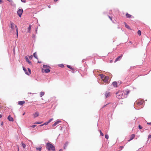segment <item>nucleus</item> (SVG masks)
<instances>
[{
    "label": "nucleus",
    "mask_w": 151,
    "mask_h": 151,
    "mask_svg": "<svg viewBox=\"0 0 151 151\" xmlns=\"http://www.w3.org/2000/svg\"><path fill=\"white\" fill-rule=\"evenodd\" d=\"M116 97L118 99H123L126 97L125 93L124 91H119L116 93Z\"/></svg>",
    "instance_id": "f257e3e1"
},
{
    "label": "nucleus",
    "mask_w": 151,
    "mask_h": 151,
    "mask_svg": "<svg viewBox=\"0 0 151 151\" xmlns=\"http://www.w3.org/2000/svg\"><path fill=\"white\" fill-rule=\"evenodd\" d=\"M46 148L48 149V150L50 151L52 150L53 151H55V146L52 144L48 142L46 143Z\"/></svg>",
    "instance_id": "f03ea898"
},
{
    "label": "nucleus",
    "mask_w": 151,
    "mask_h": 151,
    "mask_svg": "<svg viewBox=\"0 0 151 151\" xmlns=\"http://www.w3.org/2000/svg\"><path fill=\"white\" fill-rule=\"evenodd\" d=\"M27 67H22L25 73L27 75H29L31 73V70L30 69L26 68Z\"/></svg>",
    "instance_id": "7ed1b4c3"
},
{
    "label": "nucleus",
    "mask_w": 151,
    "mask_h": 151,
    "mask_svg": "<svg viewBox=\"0 0 151 151\" xmlns=\"http://www.w3.org/2000/svg\"><path fill=\"white\" fill-rule=\"evenodd\" d=\"M43 68H42V71L43 73H48L50 72V68H47L46 67H43Z\"/></svg>",
    "instance_id": "20e7f679"
},
{
    "label": "nucleus",
    "mask_w": 151,
    "mask_h": 151,
    "mask_svg": "<svg viewBox=\"0 0 151 151\" xmlns=\"http://www.w3.org/2000/svg\"><path fill=\"white\" fill-rule=\"evenodd\" d=\"M145 103L144 100H139L137 101L134 103V104H137L138 106H140L142 105L143 103Z\"/></svg>",
    "instance_id": "39448f33"
},
{
    "label": "nucleus",
    "mask_w": 151,
    "mask_h": 151,
    "mask_svg": "<svg viewBox=\"0 0 151 151\" xmlns=\"http://www.w3.org/2000/svg\"><path fill=\"white\" fill-rule=\"evenodd\" d=\"M68 68H69L70 71H71L73 73L77 71V69L75 68V67H67Z\"/></svg>",
    "instance_id": "423d86ee"
},
{
    "label": "nucleus",
    "mask_w": 151,
    "mask_h": 151,
    "mask_svg": "<svg viewBox=\"0 0 151 151\" xmlns=\"http://www.w3.org/2000/svg\"><path fill=\"white\" fill-rule=\"evenodd\" d=\"M23 12V9H19L17 11V14L19 17H21Z\"/></svg>",
    "instance_id": "0eeeda50"
},
{
    "label": "nucleus",
    "mask_w": 151,
    "mask_h": 151,
    "mask_svg": "<svg viewBox=\"0 0 151 151\" xmlns=\"http://www.w3.org/2000/svg\"><path fill=\"white\" fill-rule=\"evenodd\" d=\"M109 78L108 76H105V77L103 79V81L106 83H109V81H108Z\"/></svg>",
    "instance_id": "6e6552de"
},
{
    "label": "nucleus",
    "mask_w": 151,
    "mask_h": 151,
    "mask_svg": "<svg viewBox=\"0 0 151 151\" xmlns=\"http://www.w3.org/2000/svg\"><path fill=\"white\" fill-rule=\"evenodd\" d=\"M10 26H9L10 27H11L12 29L13 30H14V24L12 22H10Z\"/></svg>",
    "instance_id": "1a4fd4ad"
},
{
    "label": "nucleus",
    "mask_w": 151,
    "mask_h": 151,
    "mask_svg": "<svg viewBox=\"0 0 151 151\" xmlns=\"http://www.w3.org/2000/svg\"><path fill=\"white\" fill-rule=\"evenodd\" d=\"M110 96V93L109 92L106 91L105 93V98H107Z\"/></svg>",
    "instance_id": "9d476101"
},
{
    "label": "nucleus",
    "mask_w": 151,
    "mask_h": 151,
    "mask_svg": "<svg viewBox=\"0 0 151 151\" xmlns=\"http://www.w3.org/2000/svg\"><path fill=\"white\" fill-rule=\"evenodd\" d=\"M25 58L27 62L28 63H29L30 65H31L32 63L29 60L28 57L27 56H25Z\"/></svg>",
    "instance_id": "9b49d317"
},
{
    "label": "nucleus",
    "mask_w": 151,
    "mask_h": 151,
    "mask_svg": "<svg viewBox=\"0 0 151 151\" xmlns=\"http://www.w3.org/2000/svg\"><path fill=\"white\" fill-rule=\"evenodd\" d=\"M126 17L127 18H134V17L133 16L131 15H130L127 13L126 14Z\"/></svg>",
    "instance_id": "f8f14e48"
},
{
    "label": "nucleus",
    "mask_w": 151,
    "mask_h": 151,
    "mask_svg": "<svg viewBox=\"0 0 151 151\" xmlns=\"http://www.w3.org/2000/svg\"><path fill=\"white\" fill-rule=\"evenodd\" d=\"M122 55H121L119 56L118 57H117L115 59V60L114 61V62H116L120 60H121V58H122Z\"/></svg>",
    "instance_id": "ddd939ff"
},
{
    "label": "nucleus",
    "mask_w": 151,
    "mask_h": 151,
    "mask_svg": "<svg viewBox=\"0 0 151 151\" xmlns=\"http://www.w3.org/2000/svg\"><path fill=\"white\" fill-rule=\"evenodd\" d=\"M33 115L34 116V117L35 118L37 116H38L39 115V113L38 111H36L35 113H34Z\"/></svg>",
    "instance_id": "4468645a"
},
{
    "label": "nucleus",
    "mask_w": 151,
    "mask_h": 151,
    "mask_svg": "<svg viewBox=\"0 0 151 151\" xmlns=\"http://www.w3.org/2000/svg\"><path fill=\"white\" fill-rule=\"evenodd\" d=\"M8 119L9 121L13 122L14 121L13 118L10 115H9L7 118Z\"/></svg>",
    "instance_id": "2eb2a0df"
},
{
    "label": "nucleus",
    "mask_w": 151,
    "mask_h": 151,
    "mask_svg": "<svg viewBox=\"0 0 151 151\" xmlns=\"http://www.w3.org/2000/svg\"><path fill=\"white\" fill-rule=\"evenodd\" d=\"M61 122V121L60 120H58L56 122H55L52 125V126L54 127L55 126L58 124L59 123Z\"/></svg>",
    "instance_id": "dca6fc26"
},
{
    "label": "nucleus",
    "mask_w": 151,
    "mask_h": 151,
    "mask_svg": "<svg viewBox=\"0 0 151 151\" xmlns=\"http://www.w3.org/2000/svg\"><path fill=\"white\" fill-rule=\"evenodd\" d=\"M18 104L20 105H22L25 103V101H19L18 102Z\"/></svg>",
    "instance_id": "f3484780"
},
{
    "label": "nucleus",
    "mask_w": 151,
    "mask_h": 151,
    "mask_svg": "<svg viewBox=\"0 0 151 151\" xmlns=\"http://www.w3.org/2000/svg\"><path fill=\"white\" fill-rule=\"evenodd\" d=\"M117 83L116 81H114L112 83V85L113 86L115 87H117Z\"/></svg>",
    "instance_id": "a211bd4d"
},
{
    "label": "nucleus",
    "mask_w": 151,
    "mask_h": 151,
    "mask_svg": "<svg viewBox=\"0 0 151 151\" xmlns=\"http://www.w3.org/2000/svg\"><path fill=\"white\" fill-rule=\"evenodd\" d=\"M135 135L134 134H132L131 135V136L130 137V139L128 140L129 141H131V140H132V139H133L134 137H135Z\"/></svg>",
    "instance_id": "6ab92c4d"
},
{
    "label": "nucleus",
    "mask_w": 151,
    "mask_h": 151,
    "mask_svg": "<svg viewBox=\"0 0 151 151\" xmlns=\"http://www.w3.org/2000/svg\"><path fill=\"white\" fill-rule=\"evenodd\" d=\"M32 27V25L31 24H29V27L28 28V32L30 33L31 32V29Z\"/></svg>",
    "instance_id": "aec40b11"
},
{
    "label": "nucleus",
    "mask_w": 151,
    "mask_h": 151,
    "mask_svg": "<svg viewBox=\"0 0 151 151\" xmlns=\"http://www.w3.org/2000/svg\"><path fill=\"white\" fill-rule=\"evenodd\" d=\"M36 150L38 151H41L42 149V147H37L36 148Z\"/></svg>",
    "instance_id": "412c9836"
},
{
    "label": "nucleus",
    "mask_w": 151,
    "mask_h": 151,
    "mask_svg": "<svg viewBox=\"0 0 151 151\" xmlns=\"http://www.w3.org/2000/svg\"><path fill=\"white\" fill-rule=\"evenodd\" d=\"M68 144V142H67L65 143L64 145V146L63 148L64 149H65L67 146Z\"/></svg>",
    "instance_id": "4be33fe9"
},
{
    "label": "nucleus",
    "mask_w": 151,
    "mask_h": 151,
    "mask_svg": "<svg viewBox=\"0 0 151 151\" xmlns=\"http://www.w3.org/2000/svg\"><path fill=\"white\" fill-rule=\"evenodd\" d=\"M100 76L101 77V78L102 79V80H103L104 78L105 77V76L103 75V74H101L100 75Z\"/></svg>",
    "instance_id": "5701e85b"
},
{
    "label": "nucleus",
    "mask_w": 151,
    "mask_h": 151,
    "mask_svg": "<svg viewBox=\"0 0 151 151\" xmlns=\"http://www.w3.org/2000/svg\"><path fill=\"white\" fill-rule=\"evenodd\" d=\"M16 29V30L17 32V37H18V28L16 25L15 26Z\"/></svg>",
    "instance_id": "b1692460"
},
{
    "label": "nucleus",
    "mask_w": 151,
    "mask_h": 151,
    "mask_svg": "<svg viewBox=\"0 0 151 151\" xmlns=\"http://www.w3.org/2000/svg\"><path fill=\"white\" fill-rule=\"evenodd\" d=\"M33 56L35 58H36V59H37L38 58H37V54H36V52H35V53H34L33 54Z\"/></svg>",
    "instance_id": "393cba45"
},
{
    "label": "nucleus",
    "mask_w": 151,
    "mask_h": 151,
    "mask_svg": "<svg viewBox=\"0 0 151 151\" xmlns=\"http://www.w3.org/2000/svg\"><path fill=\"white\" fill-rule=\"evenodd\" d=\"M45 94V93L44 92H41L40 93V95L41 97L44 96Z\"/></svg>",
    "instance_id": "a878e982"
},
{
    "label": "nucleus",
    "mask_w": 151,
    "mask_h": 151,
    "mask_svg": "<svg viewBox=\"0 0 151 151\" xmlns=\"http://www.w3.org/2000/svg\"><path fill=\"white\" fill-rule=\"evenodd\" d=\"M124 25L125 27L127 29H129L130 28L129 26L125 22L124 23Z\"/></svg>",
    "instance_id": "bb28decb"
},
{
    "label": "nucleus",
    "mask_w": 151,
    "mask_h": 151,
    "mask_svg": "<svg viewBox=\"0 0 151 151\" xmlns=\"http://www.w3.org/2000/svg\"><path fill=\"white\" fill-rule=\"evenodd\" d=\"M137 34H138V35H140L141 34V31L140 30H139L138 31H137Z\"/></svg>",
    "instance_id": "cd10ccee"
},
{
    "label": "nucleus",
    "mask_w": 151,
    "mask_h": 151,
    "mask_svg": "<svg viewBox=\"0 0 151 151\" xmlns=\"http://www.w3.org/2000/svg\"><path fill=\"white\" fill-rule=\"evenodd\" d=\"M22 144L23 148H24L26 147V145L25 144L23 143V142L22 143Z\"/></svg>",
    "instance_id": "c85d7f7f"
},
{
    "label": "nucleus",
    "mask_w": 151,
    "mask_h": 151,
    "mask_svg": "<svg viewBox=\"0 0 151 151\" xmlns=\"http://www.w3.org/2000/svg\"><path fill=\"white\" fill-rule=\"evenodd\" d=\"M129 91H126V93H125L126 97H127L126 96L129 93Z\"/></svg>",
    "instance_id": "c756f323"
},
{
    "label": "nucleus",
    "mask_w": 151,
    "mask_h": 151,
    "mask_svg": "<svg viewBox=\"0 0 151 151\" xmlns=\"http://www.w3.org/2000/svg\"><path fill=\"white\" fill-rule=\"evenodd\" d=\"M105 138L107 139H108L109 137V136L107 134H106L105 136Z\"/></svg>",
    "instance_id": "7c9ffc66"
},
{
    "label": "nucleus",
    "mask_w": 151,
    "mask_h": 151,
    "mask_svg": "<svg viewBox=\"0 0 151 151\" xmlns=\"http://www.w3.org/2000/svg\"><path fill=\"white\" fill-rule=\"evenodd\" d=\"M63 127V126H62V125H60V126L59 127V129L60 130H62Z\"/></svg>",
    "instance_id": "2f4dec72"
},
{
    "label": "nucleus",
    "mask_w": 151,
    "mask_h": 151,
    "mask_svg": "<svg viewBox=\"0 0 151 151\" xmlns=\"http://www.w3.org/2000/svg\"><path fill=\"white\" fill-rule=\"evenodd\" d=\"M99 131L100 132V135L101 136H103L104 135V134L102 133L101 130H99Z\"/></svg>",
    "instance_id": "473e14b6"
},
{
    "label": "nucleus",
    "mask_w": 151,
    "mask_h": 151,
    "mask_svg": "<svg viewBox=\"0 0 151 151\" xmlns=\"http://www.w3.org/2000/svg\"><path fill=\"white\" fill-rule=\"evenodd\" d=\"M124 148V147L123 146H120L119 147V149H120V150H122Z\"/></svg>",
    "instance_id": "72a5a7b5"
},
{
    "label": "nucleus",
    "mask_w": 151,
    "mask_h": 151,
    "mask_svg": "<svg viewBox=\"0 0 151 151\" xmlns=\"http://www.w3.org/2000/svg\"><path fill=\"white\" fill-rule=\"evenodd\" d=\"M53 120V118H51V119H50L48 121V122H49V123H50V122H51L52 120Z\"/></svg>",
    "instance_id": "f704fd0d"
},
{
    "label": "nucleus",
    "mask_w": 151,
    "mask_h": 151,
    "mask_svg": "<svg viewBox=\"0 0 151 151\" xmlns=\"http://www.w3.org/2000/svg\"><path fill=\"white\" fill-rule=\"evenodd\" d=\"M48 123H49V122H45L43 124L44 125H47L48 124Z\"/></svg>",
    "instance_id": "c9c22d12"
},
{
    "label": "nucleus",
    "mask_w": 151,
    "mask_h": 151,
    "mask_svg": "<svg viewBox=\"0 0 151 151\" xmlns=\"http://www.w3.org/2000/svg\"><path fill=\"white\" fill-rule=\"evenodd\" d=\"M139 128L140 129H142V127L140 125H139L138 126Z\"/></svg>",
    "instance_id": "e433bc0d"
},
{
    "label": "nucleus",
    "mask_w": 151,
    "mask_h": 151,
    "mask_svg": "<svg viewBox=\"0 0 151 151\" xmlns=\"http://www.w3.org/2000/svg\"><path fill=\"white\" fill-rule=\"evenodd\" d=\"M33 56L32 55H31L29 57V58L30 60H31Z\"/></svg>",
    "instance_id": "4c0bfd02"
},
{
    "label": "nucleus",
    "mask_w": 151,
    "mask_h": 151,
    "mask_svg": "<svg viewBox=\"0 0 151 151\" xmlns=\"http://www.w3.org/2000/svg\"><path fill=\"white\" fill-rule=\"evenodd\" d=\"M36 126V125H32L31 127L34 128Z\"/></svg>",
    "instance_id": "58836bf2"
},
{
    "label": "nucleus",
    "mask_w": 151,
    "mask_h": 151,
    "mask_svg": "<svg viewBox=\"0 0 151 151\" xmlns=\"http://www.w3.org/2000/svg\"><path fill=\"white\" fill-rule=\"evenodd\" d=\"M42 123V122H37L36 123V124H41Z\"/></svg>",
    "instance_id": "ea45409f"
},
{
    "label": "nucleus",
    "mask_w": 151,
    "mask_h": 151,
    "mask_svg": "<svg viewBox=\"0 0 151 151\" xmlns=\"http://www.w3.org/2000/svg\"><path fill=\"white\" fill-rule=\"evenodd\" d=\"M22 2L25 3L26 2V0H21Z\"/></svg>",
    "instance_id": "a19ab883"
},
{
    "label": "nucleus",
    "mask_w": 151,
    "mask_h": 151,
    "mask_svg": "<svg viewBox=\"0 0 151 151\" xmlns=\"http://www.w3.org/2000/svg\"><path fill=\"white\" fill-rule=\"evenodd\" d=\"M58 66H64L63 64H59L58 65Z\"/></svg>",
    "instance_id": "79ce46f5"
},
{
    "label": "nucleus",
    "mask_w": 151,
    "mask_h": 151,
    "mask_svg": "<svg viewBox=\"0 0 151 151\" xmlns=\"http://www.w3.org/2000/svg\"><path fill=\"white\" fill-rule=\"evenodd\" d=\"M109 104V103H108V104H106L104 106H103L102 107V108H104L105 106H106L108 104Z\"/></svg>",
    "instance_id": "37998d69"
},
{
    "label": "nucleus",
    "mask_w": 151,
    "mask_h": 151,
    "mask_svg": "<svg viewBox=\"0 0 151 151\" xmlns=\"http://www.w3.org/2000/svg\"><path fill=\"white\" fill-rule=\"evenodd\" d=\"M122 83V82L120 81H118V83L120 84Z\"/></svg>",
    "instance_id": "c03bdc74"
},
{
    "label": "nucleus",
    "mask_w": 151,
    "mask_h": 151,
    "mask_svg": "<svg viewBox=\"0 0 151 151\" xmlns=\"http://www.w3.org/2000/svg\"><path fill=\"white\" fill-rule=\"evenodd\" d=\"M148 138L150 139L151 138V135H149L148 136Z\"/></svg>",
    "instance_id": "a18cd8bd"
},
{
    "label": "nucleus",
    "mask_w": 151,
    "mask_h": 151,
    "mask_svg": "<svg viewBox=\"0 0 151 151\" xmlns=\"http://www.w3.org/2000/svg\"><path fill=\"white\" fill-rule=\"evenodd\" d=\"M37 28H36L35 29V32H36V34H37Z\"/></svg>",
    "instance_id": "49530a36"
},
{
    "label": "nucleus",
    "mask_w": 151,
    "mask_h": 151,
    "mask_svg": "<svg viewBox=\"0 0 151 151\" xmlns=\"http://www.w3.org/2000/svg\"><path fill=\"white\" fill-rule=\"evenodd\" d=\"M9 2H12V0H7Z\"/></svg>",
    "instance_id": "de8ad7c7"
},
{
    "label": "nucleus",
    "mask_w": 151,
    "mask_h": 151,
    "mask_svg": "<svg viewBox=\"0 0 151 151\" xmlns=\"http://www.w3.org/2000/svg\"><path fill=\"white\" fill-rule=\"evenodd\" d=\"M147 124L148 125H151V122H147Z\"/></svg>",
    "instance_id": "09e8293b"
},
{
    "label": "nucleus",
    "mask_w": 151,
    "mask_h": 151,
    "mask_svg": "<svg viewBox=\"0 0 151 151\" xmlns=\"http://www.w3.org/2000/svg\"><path fill=\"white\" fill-rule=\"evenodd\" d=\"M35 35H34L33 34V35H32V37H33V38H35Z\"/></svg>",
    "instance_id": "8fccbe9b"
},
{
    "label": "nucleus",
    "mask_w": 151,
    "mask_h": 151,
    "mask_svg": "<svg viewBox=\"0 0 151 151\" xmlns=\"http://www.w3.org/2000/svg\"><path fill=\"white\" fill-rule=\"evenodd\" d=\"M3 122H1V126H3Z\"/></svg>",
    "instance_id": "3c124183"
},
{
    "label": "nucleus",
    "mask_w": 151,
    "mask_h": 151,
    "mask_svg": "<svg viewBox=\"0 0 151 151\" xmlns=\"http://www.w3.org/2000/svg\"><path fill=\"white\" fill-rule=\"evenodd\" d=\"M108 17H109V18L111 20H112V19L111 17H110V16H108Z\"/></svg>",
    "instance_id": "603ef678"
},
{
    "label": "nucleus",
    "mask_w": 151,
    "mask_h": 151,
    "mask_svg": "<svg viewBox=\"0 0 151 151\" xmlns=\"http://www.w3.org/2000/svg\"><path fill=\"white\" fill-rule=\"evenodd\" d=\"M2 1L1 0H0V4H1L2 3Z\"/></svg>",
    "instance_id": "864d4df0"
},
{
    "label": "nucleus",
    "mask_w": 151,
    "mask_h": 151,
    "mask_svg": "<svg viewBox=\"0 0 151 151\" xmlns=\"http://www.w3.org/2000/svg\"><path fill=\"white\" fill-rule=\"evenodd\" d=\"M43 66H48V65H43Z\"/></svg>",
    "instance_id": "5fc2aeb1"
},
{
    "label": "nucleus",
    "mask_w": 151,
    "mask_h": 151,
    "mask_svg": "<svg viewBox=\"0 0 151 151\" xmlns=\"http://www.w3.org/2000/svg\"><path fill=\"white\" fill-rule=\"evenodd\" d=\"M44 125L43 124H41V125H40V127H42V126H43V125Z\"/></svg>",
    "instance_id": "6e6d98bb"
},
{
    "label": "nucleus",
    "mask_w": 151,
    "mask_h": 151,
    "mask_svg": "<svg viewBox=\"0 0 151 151\" xmlns=\"http://www.w3.org/2000/svg\"><path fill=\"white\" fill-rule=\"evenodd\" d=\"M59 151H63V150L62 149H60Z\"/></svg>",
    "instance_id": "4d7b16f0"
},
{
    "label": "nucleus",
    "mask_w": 151,
    "mask_h": 151,
    "mask_svg": "<svg viewBox=\"0 0 151 151\" xmlns=\"http://www.w3.org/2000/svg\"><path fill=\"white\" fill-rule=\"evenodd\" d=\"M18 151H19V147H18Z\"/></svg>",
    "instance_id": "13d9d810"
},
{
    "label": "nucleus",
    "mask_w": 151,
    "mask_h": 151,
    "mask_svg": "<svg viewBox=\"0 0 151 151\" xmlns=\"http://www.w3.org/2000/svg\"><path fill=\"white\" fill-rule=\"evenodd\" d=\"M2 117V115L1 114H0V118Z\"/></svg>",
    "instance_id": "bf43d9fd"
},
{
    "label": "nucleus",
    "mask_w": 151,
    "mask_h": 151,
    "mask_svg": "<svg viewBox=\"0 0 151 151\" xmlns=\"http://www.w3.org/2000/svg\"><path fill=\"white\" fill-rule=\"evenodd\" d=\"M58 0H54V1L55 2H56V1H58Z\"/></svg>",
    "instance_id": "052dcab7"
},
{
    "label": "nucleus",
    "mask_w": 151,
    "mask_h": 151,
    "mask_svg": "<svg viewBox=\"0 0 151 151\" xmlns=\"http://www.w3.org/2000/svg\"><path fill=\"white\" fill-rule=\"evenodd\" d=\"M25 114V112H24V113H23V115H24Z\"/></svg>",
    "instance_id": "680f3d73"
},
{
    "label": "nucleus",
    "mask_w": 151,
    "mask_h": 151,
    "mask_svg": "<svg viewBox=\"0 0 151 151\" xmlns=\"http://www.w3.org/2000/svg\"><path fill=\"white\" fill-rule=\"evenodd\" d=\"M38 63H41V62H39V61H38Z\"/></svg>",
    "instance_id": "e2e57ef3"
},
{
    "label": "nucleus",
    "mask_w": 151,
    "mask_h": 151,
    "mask_svg": "<svg viewBox=\"0 0 151 151\" xmlns=\"http://www.w3.org/2000/svg\"><path fill=\"white\" fill-rule=\"evenodd\" d=\"M66 66H71L69 65H67Z\"/></svg>",
    "instance_id": "0e129e2a"
},
{
    "label": "nucleus",
    "mask_w": 151,
    "mask_h": 151,
    "mask_svg": "<svg viewBox=\"0 0 151 151\" xmlns=\"http://www.w3.org/2000/svg\"><path fill=\"white\" fill-rule=\"evenodd\" d=\"M48 7H49V8H50V6H48Z\"/></svg>",
    "instance_id": "69168bd1"
},
{
    "label": "nucleus",
    "mask_w": 151,
    "mask_h": 151,
    "mask_svg": "<svg viewBox=\"0 0 151 151\" xmlns=\"http://www.w3.org/2000/svg\"><path fill=\"white\" fill-rule=\"evenodd\" d=\"M28 93L31 94V93Z\"/></svg>",
    "instance_id": "338daca9"
},
{
    "label": "nucleus",
    "mask_w": 151,
    "mask_h": 151,
    "mask_svg": "<svg viewBox=\"0 0 151 151\" xmlns=\"http://www.w3.org/2000/svg\"><path fill=\"white\" fill-rule=\"evenodd\" d=\"M130 43H131V42H130Z\"/></svg>",
    "instance_id": "774afa93"
}]
</instances>
